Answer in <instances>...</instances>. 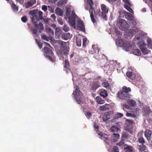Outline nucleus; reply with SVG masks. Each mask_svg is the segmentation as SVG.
I'll return each mask as SVG.
<instances>
[{
    "instance_id": "1",
    "label": "nucleus",
    "mask_w": 152,
    "mask_h": 152,
    "mask_svg": "<svg viewBox=\"0 0 152 152\" xmlns=\"http://www.w3.org/2000/svg\"><path fill=\"white\" fill-rule=\"evenodd\" d=\"M31 15V20L32 22L34 24L35 27L33 28H31V29L33 31V34H37L38 31V27L39 26L40 28L39 31V33H41V30H44V27L43 24L41 22L39 23L38 24V21H39V19L38 18V16L34 12H33L31 13H30Z\"/></svg>"
},
{
    "instance_id": "2",
    "label": "nucleus",
    "mask_w": 152,
    "mask_h": 152,
    "mask_svg": "<svg viewBox=\"0 0 152 152\" xmlns=\"http://www.w3.org/2000/svg\"><path fill=\"white\" fill-rule=\"evenodd\" d=\"M60 47V49L58 50L57 53L59 56H67L69 53V43L68 42L60 41L58 43Z\"/></svg>"
},
{
    "instance_id": "3",
    "label": "nucleus",
    "mask_w": 152,
    "mask_h": 152,
    "mask_svg": "<svg viewBox=\"0 0 152 152\" xmlns=\"http://www.w3.org/2000/svg\"><path fill=\"white\" fill-rule=\"evenodd\" d=\"M85 2L86 3L85 5V8L86 10H88V6H89L90 9L89 10V12L90 13V17L93 23H96V20L94 18V15L93 11L94 10V8L93 7L92 5H93V1L92 0H84Z\"/></svg>"
},
{
    "instance_id": "4",
    "label": "nucleus",
    "mask_w": 152,
    "mask_h": 152,
    "mask_svg": "<svg viewBox=\"0 0 152 152\" xmlns=\"http://www.w3.org/2000/svg\"><path fill=\"white\" fill-rule=\"evenodd\" d=\"M101 7L102 11H101L100 9H99L96 10L95 11H94V12L96 15L98 14L102 18L105 19L107 17L106 14L108 12L109 8L103 4H101Z\"/></svg>"
},
{
    "instance_id": "5",
    "label": "nucleus",
    "mask_w": 152,
    "mask_h": 152,
    "mask_svg": "<svg viewBox=\"0 0 152 152\" xmlns=\"http://www.w3.org/2000/svg\"><path fill=\"white\" fill-rule=\"evenodd\" d=\"M43 50L44 52V55L45 57L47 58L51 62H55L53 53L52 50L46 47H44Z\"/></svg>"
},
{
    "instance_id": "6",
    "label": "nucleus",
    "mask_w": 152,
    "mask_h": 152,
    "mask_svg": "<svg viewBox=\"0 0 152 152\" xmlns=\"http://www.w3.org/2000/svg\"><path fill=\"white\" fill-rule=\"evenodd\" d=\"M117 25L121 31L127 30L129 27L126 21L122 19H119L117 20Z\"/></svg>"
},
{
    "instance_id": "7",
    "label": "nucleus",
    "mask_w": 152,
    "mask_h": 152,
    "mask_svg": "<svg viewBox=\"0 0 152 152\" xmlns=\"http://www.w3.org/2000/svg\"><path fill=\"white\" fill-rule=\"evenodd\" d=\"M72 94L74 95L77 102L78 104H80L81 102L80 98L82 93L79 90L78 86H75V90L73 91Z\"/></svg>"
},
{
    "instance_id": "8",
    "label": "nucleus",
    "mask_w": 152,
    "mask_h": 152,
    "mask_svg": "<svg viewBox=\"0 0 152 152\" xmlns=\"http://www.w3.org/2000/svg\"><path fill=\"white\" fill-rule=\"evenodd\" d=\"M138 45L139 46L143 54L145 55L148 53V51L145 48L146 44L144 41H139L138 43Z\"/></svg>"
},
{
    "instance_id": "9",
    "label": "nucleus",
    "mask_w": 152,
    "mask_h": 152,
    "mask_svg": "<svg viewBox=\"0 0 152 152\" xmlns=\"http://www.w3.org/2000/svg\"><path fill=\"white\" fill-rule=\"evenodd\" d=\"M122 91H120L118 93V96L120 99L127 100L130 98L132 95L123 93Z\"/></svg>"
},
{
    "instance_id": "10",
    "label": "nucleus",
    "mask_w": 152,
    "mask_h": 152,
    "mask_svg": "<svg viewBox=\"0 0 152 152\" xmlns=\"http://www.w3.org/2000/svg\"><path fill=\"white\" fill-rule=\"evenodd\" d=\"M101 83L99 81L93 82L91 86V89L94 91L95 92L96 90L101 87Z\"/></svg>"
},
{
    "instance_id": "11",
    "label": "nucleus",
    "mask_w": 152,
    "mask_h": 152,
    "mask_svg": "<svg viewBox=\"0 0 152 152\" xmlns=\"http://www.w3.org/2000/svg\"><path fill=\"white\" fill-rule=\"evenodd\" d=\"M131 21V22L130 23V25L131 28H133L136 29H132V31H130L136 33L138 31V29L137 28H136V25L137 24V22L136 21L134 20Z\"/></svg>"
},
{
    "instance_id": "12",
    "label": "nucleus",
    "mask_w": 152,
    "mask_h": 152,
    "mask_svg": "<svg viewBox=\"0 0 152 152\" xmlns=\"http://www.w3.org/2000/svg\"><path fill=\"white\" fill-rule=\"evenodd\" d=\"M119 43H120V46H123L124 48L128 49L130 46V43L129 41H122V40H119Z\"/></svg>"
},
{
    "instance_id": "13",
    "label": "nucleus",
    "mask_w": 152,
    "mask_h": 152,
    "mask_svg": "<svg viewBox=\"0 0 152 152\" xmlns=\"http://www.w3.org/2000/svg\"><path fill=\"white\" fill-rule=\"evenodd\" d=\"M125 130L129 132L131 134H133L135 131L132 125L126 126L125 127Z\"/></svg>"
},
{
    "instance_id": "14",
    "label": "nucleus",
    "mask_w": 152,
    "mask_h": 152,
    "mask_svg": "<svg viewBox=\"0 0 152 152\" xmlns=\"http://www.w3.org/2000/svg\"><path fill=\"white\" fill-rule=\"evenodd\" d=\"M77 28L78 30L83 32H84L85 31L84 25L82 20H80L78 22Z\"/></svg>"
},
{
    "instance_id": "15",
    "label": "nucleus",
    "mask_w": 152,
    "mask_h": 152,
    "mask_svg": "<svg viewBox=\"0 0 152 152\" xmlns=\"http://www.w3.org/2000/svg\"><path fill=\"white\" fill-rule=\"evenodd\" d=\"M36 3V0H30L25 3V7L26 8H28L35 4Z\"/></svg>"
},
{
    "instance_id": "16",
    "label": "nucleus",
    "mask_w": 152,
    "mask_h": 152,
    "mask_svg": "<svg viewBox=\"0 0 152 152\" xmlns=\"http://www.w3.org/2000/svg\"><path fill=\"white\" fill-rule=\"evenodd\" d=\"M152 134V131L148 130L146 129L145 133V135L148 140H150L151 139V136Z\"/></svg>"
},
{
    "instance_id": "17",
    "label": "nucleus",
    "mask_w": 152,
    "mask_h": 152,
    "mask_svg": "<svg viewBox=\"0 0 152 152\" xmlns=\"http://www.w3.org/2000/svg\"><path fill=\"white\" fill-rule=\"evenodd\" d=\"M75 18L72 17H69V23L70 26L72 27H75Z\"/></svg>"
},
{
    "instance_id": "18",
    "label": "nucleus",
    "mask_w": 152,
    "mask_h": 152,
    "mask_svg": "<svg viewBox=\"0 0 152 152\" xmlns=\"http://www.w3.org/2000/svg\"><path fill=\"white\" fill-rule=\"evenodd\" d=\"M99 95L100 96L104 98L107 97L108 94L107 91L103 89H102L99 90Z\"/></svg>"
},
{
    "instance_id": "19",
    "label": "nucleus",
    "mask_w": 152,
    "mask_h": 152,
    "mask_svg": "<svg viewBox=\"0 0 152 152\" xmlns=\"http://www.w3.org/2000/svg\"><path fill=\"white\" fill-rule=\"evenodd\" d=\"M142 134V133L141 132H139L138 133V136L139 137L138 138V140L140 143L142 144H144L145 143V142L143 137L142 136H141Z\"/></svg>"
},
{
    "instance_id": "20",
    "label": "nucleus",
    "mask_w": 152,
    "mask_h": 152,
    "mask_svg": "<svg viewBox=\"0 0 152 152\" xmlns=\"http://www.w3.org/2000/svg\"><path fill=\"white\" fill-rule=\"evenodd\" d=\"M110 118V113L109 112L105 113L103 115L102 118L104 121H106Z\"/></svg>"
},
{
    "instance_id": "21",
    "label": "nucleus",
    "mask_w": 152,
    "mask_h": 152,
    "mask_svg": "<svg viewBox=\"0 0 152 152\" xmlns=\"http://www.w3.org/2000/svg\"><path fill=\"white\" fill-rule=\"evenodd\" d=\"M109 106L110 105L109 104H105L104 105L100 106L99 107V110H100L102 111L108 110Z\"/></svg>"
},
{
    "instance_id": "22",
    "label": "nucleus",
    "mask_w": 152,
    "mask_h": 152,
    "mask_svg": "<svg viewBox=\"0 0 152 152\" xmlns=\"http://www.w3.org/2000/svg\"><path fill=\"white\" fill-rule=\"evenodd\" d=\"M71 37V35L69 33L62 34L61 36L62 39L64 40H67Z\"/></svg>"
},
{
    "instance_id": "23",
    "label": "nucleus",
    "mask_w": 152,
    "mask_h": 152,
    "mask_svg": "<svg viewBox=\"0 0 152 152\" xmlns=\"http://www.w3.org/2000/svg\"><path fill=\"white\" fill-rule=\"evenodd\" d=\"M127 76L131 79L133 80L135 77V75L134 73L131 72H128L126 73Z\"/></svg>"
},
{
    "instance_id": "24",
    "label": "nucleus",
    "mask_w": 152,
    "mask_h": 152,
    "mask_svg": "<svg viewBox=\"0 0 152 152\" xmlns=\"http://www.w3.org/2000/svg\"><path fill=\"white\" fill-rule=\"evenodd\" d=\"M122 91L123 93L126 94H129V93L131 91L130 88L129 87L127 88L126 86H124L122 88Z\"/></svg>"
},
{
    "instance_id": "25",
    "label": "nucleus",
    "mask_w": 152,
    "mask_h": 152,
    "mask_svg": "<svg viewBox=\"0 0 152 152\" xmlns=\"http://www.w3.org/2000/svg\"><path fill=\"white\" fill-rule=\"evenodd\" d=\"M120 137L119 135L118 134L113 133L112 135V137L113 138L112 139V141L113 142H116L117 139L119 138Z\"/></svg>"
},
{
    "instance_id": "26",
    "label": "nucleus",
    "mask_w": 152,
    "mask_h": 152,
    "mask_svg": "<svg viewBox=\"0 0 152 152\" xmlns=\"http://www.w3.org/2000/svg\"><path fill=\"white\" fill-rule=\"evenodd\" d=\"M133 148L132 146L127 145L124 148V149L126 152H133Z\"/></svg>"
},
{
    "instance_id": "27",
    "label": "nucleus",
    "mask_w": 152,
    "mask_h": 152,
    "mask_svg": "<svg viewBox=\"0 0 152 152\" xmlns=\"http://www.w3.org/2000/svg\"><path fill=\"white\" fill-rule=\"evenodd\" d=\"M128 103L132 107H134L136 105L135 101L132 99H129L127 101Z\"/></svg>"
},
{
    "instance_id": "28",
    "label": "nucleus",
    "mask_w": 152,
    "mask_h": 152,
    "mask_svg": "<svg viewBox=\"0 0 152 152\" xmlns=\"http://www.w3.org/2000/svg\"><path fill=\"white\" fill-rule=\"evenodd\" d=\"M96 100L97 102L99 104H103L105 102L104 100L102 99L100 97L98 96L96 97Z\"/></svg>"
},
{
    "instance_id": "29",
    "label": "nucleus",
    "mask_w": 152,
    "mask_h": 152,
    "mask_svg": "<svg viewBox=\"0 0 152 152\" xmlns=\"http://www.w3.org/2000/svg\"><path fill=\"white\" fill-rule=\"evenodd\" d=\"M125 17L126 19L130 21L133 20L134 19L133 15L129 13H128L127 15H126Z\"/></svg>"
},
{
    "instance_id": "30",
    "label": "nucleus",
    "mask_w": 152,
    "mask_h": 152,
    "mask_svg": "<svg viewBox=\"0 0 152 152\" xmlns=\"http://www.w3.org/2000/svg\"><path fill=\"white\" fill-rule=\"evenodd\" d=\"M56 12L57 14L60 16L63 15V12L62 10L59 7H57L56 10Z\"/></svg>"
},
{
    "instance_id": "31",
    "label": "nucleus",
    "mask_w": 152,
    "mask_h": 152,
    "mask_svg": "<svg viewBox=\"0 0 152 152\" xmlns=\"http://www.w3.org/2000/svg\"><path fill=\"white\" fill-rule=\"evenodd\" d=\"M133 53L135 55L140 56L141 55V53L138 49H136L133 50Z\"/></svg>"
},
{
    "instance_id": "32",
    "label": "nucleus",
    "mask_w": 152,
    "mask_h": 152,
    "mask_svg": "<svg viewBox=\"0 0 152 152\" xmlns=\"http://www.w3.org/2000/svg\"><path fill=\"white\" fill-rule=\"evenodd\" d=\"M11 7L14 12H16L18 11V6L16 5L14 3H13L12 4Z\"/></svg>"
},
{
    "instance_id": "33",
    "label": "nucleus",
    "mask_w": 152,
    "mask_h": 152,
    "mask_svg": "<svg viewBox=\"0 0 152 152\" xmlns=\"http://www.w3.org/2000/svg\"><path fill=\"white\" fill-rule=\"evenodd\" d=\"M92 48L94 50L96 53L99 54V49L98 48L97 45H92Z\"/></svg>"
},
{
    "instance_id": "34",
    "label": "nucleus",
    "mask_w": 152,
    "mask_h": 152,
    "mask_svg": "<svg viewBox=\"0 0 152 152\" xmlns=\"http://www.w3.org/2000/svg\"><path fill=\"white\" fill-rule=\"evenodd\" d=\"M119 129L116 126H113L110 128V131L112 132H117Z\"/></svg>"
},
{
    "instance_id": "35",
    "label": "nucleus",
    "mask_w": 152,
    "mask_h": 152,
    "mask_svg": "<svg viewBox=\"0 0 152 152\" xmlns=\"http://www.w3.org/2000/svg\"><path fill=\"white\" fill-rule=\"evenodd\" d=\"M34 12L37 15H38L37 14V13H36L35 11H30V12H29V13L30 14V13H32V12ZM43 13L41 11H39V12H38V15H39V17L38 18H38L39 19V21L40 20H42V19L43 18V17L42 16V14ZM38 16V15H37Z\"/></svg>"
},
{
    "instance_id": "36",
    "label": "nucleus",
    "mask_w": 152,
    "mask_h": 152,
    "mask_svg": "<svg viewBox=\"0 0 152 152\" xmlns=\"http://www.w3.org/2000/svg\"><path fill=\"white\" fill-rule=\"evenodd\" d=\"M98 134L99 135H100L101 136V137L105 139V140H104V141L105 142V143L108 144H109V143L108 140H107L108 139V136L107 135H106V134L104 135L103 134L102 135H101V134Z\"/></svg>"
},
{
    "instance_id": "37",
    "label": "nucleus",
    "mask_w": 152,
    "mask_h": 152,
    "mask_svg": "<svg viewBox=\"0 0 152 152\" xmlns=\"http://www.w3.org/2000/svg\"><path fill=\"white\" fill-rule=\"evenodd\" d=\"M69 64L68 61L66 60H65L64 66V68L67 70H69Z\"/></svg>"
},
{
    "instance_id": "38",
    "label": "nucleus",
    "mask_w": 152,
    "mask_h": 152,
    "mask_svg": "<svg viewBox=\"0 0 152 152\" xmlns=\"http://www.w3.org/2000/svg\"><path fill=\"white\" fill-rule=\"evenodd\" d=\"M133 123V121L132 120L127 119H126V122L125 123V124L126 126L132 125Z\"/></svg>"
},
{
    "instance_id": "39",
    "label": "nucleus",
    "mask_w": 152,
    "mask_h": 152,
    "mask_svg": "<svg viewBox=\"0 0 152 152\" xmlns=\"http://www.w3.org/2000/svg\"><path fill=\"white\" fill-rule=\"evenodd\" d=\"M147 42L148 47L151 49L152 48V40L150 38H148L147 39Z\"/></svg>"
},
{
    "instance_id": "40",
    "label": "nucleus",
    "mask_w": 152,
    "mask_h": 152,
    "mask_svg": "<svg viewBox=\"0 0 152 152\" xmlns=\"http://www.w3.org/2000/svg\"><path fill=\"white\" fill-rule=\"evenodd\" d=\"M124 140L121 139V140L119 143H118L117 145L121 147H123L127 145L125 143Z\"/></svg>"
},
{
    "instance_id": "41",
    "label": "nucleus",
    "mask_w": 152,
    "mask_h": 152,
    "mask_svg": "<svg viewBox=\"0 0 152 152\" xmlns=\"http://www.w3.org/2000/svg\"><path fill=\"white\" fill-rule=\"evenodd\" d=\"M123 116V114L121 113H118L116 114L114 116V118L117 119L118 118H121Z\"/></svg>"
},
{
    "instance_id": "42",
    "label": "nucleus",
    "mask_w": 152,
    "mask_h": 152,
    "mask_svg": "<svg viewBox=\"0 0 152 152\" xmlns=\"http://www.w3.org/2000/svg\"><path fill=\"white\" fill-rule=\"evenodd\" d=\"M138 148L139 150L140 151H144L146 149V146L144 145L143 144H142V145H139Z\"/></svg>"
},
{
    "instance_id": "43",
    "label": "nucleus",
    "mask_w": 152,
    "mask_h": 152,
    "mask_svg": "<svg viewBox=\"0 0 152 152\" xmlns=\"http://www.w3.org/2000/svg\"><path fill=\"white\" fill-rule=\"evenodd\" d=\"M102 86L106 88H109L110 86L109 83L107 82H103L102 84Z\"/></svg>"
},
{
    "instance_id": "44",
    "label": "nucleus",
    "mask_w": 152,
    "mask_h": 152,
    "mask_svg": "<svg viewBox=\"0 0 152 152\" xmlns=\"http://www.w3.org/2000/svg\"><path fill=\"white\" fill-rule=\"evenodd\" d=\"M76 44L78 46L80 47L81 45V39L80 38L76 39Z\"/></svg>"
},
{
    "instance_id": "45",
    "label": "nucleus",
    "mask_w": 152,
    "mask_h": 152,
    "mask_svg": "<svg viewBox=\"0 0 152 152\" xmlns=\"http://www.w3.org/2000/svg\"><path fill=\"white\" fill-rule=\"evenodd\" d=\"M71 12V8L69 7H68L67 8L66 10V16H69L70 12Z\"/></svg>"
},
{
    "instance_id": "46",
    "label": "nucleus",
    "mask_w": 152,
    "mask_h": 152,
    "mask_svg": "<svg viewBox=\"0 0 152 152\" xmlns=\"http://www.w3.org/2000/svg\"><path fill=\"white\" fill-rule=\"evenodd\" d=\"M128 137V135L124 132L122 134L121 139L124 140V139H127Z\"/></svg>"
},
{
    "instance_id": "47",
    "label": "nucleus",
    "mask_w": 152,
    "mask_h": 152,
    "mask_svg": "<svg viewBox=\"0 0 152 152\" xmlns=\"http://www.w3.org/2000/svg\"><path fill=\"white\" fill-rule=\"evenodd\" d=\"M124 7L127 10H128L131 13H132L133 12V10L128 5H125Z\"/></svg>"
},
{
    "instance_id": "48",
    "label": "nucleus",
    "mask_w": 152,
    "mask_h": 152,
    "mask_svg": "<svg viewBox=\"0 0 152 152\" xmlns=\"http://www.w3.org/2000/svg\"><path fill=\"white\" fill-rule=\"evenodd\" d=\"M85 114L88 118H89L92 116L91 113L89 112L86 111Z\"/></svg>"
},
{
    "instance_id": "49",
    "label": "nucleus",
    "mask_w": 152,
    "mask_h": 152,
    "mask_svg": "<svg viewBox=\"0 0 152 152\" xmlns=\"http://www.w3.org/2000/svg\"><path fill=\"white\" fill-rule=\"evenodd\" d=\"M113 152H119V150L118 147L116 146L113 147Z\"/></svg>"
},
{
    "instance_id": "50",
    "label": "nucleus",
    "mask_w": 152,
    "mask_h": 152,
    "mask_svg": "<svg viewBox=\"0 0 152 152\" xmlns=\"http://www.w3.org/2000/svg\"><path fill=\"white\" fill-rule=\"evenodd\" d=\"M36 41L39 48L41 49L42 48V43L41 42H40L39 41L37 40V39H36Z\"/></svg>"
},
{
    "instance_id": "51",
    "label": "nucleus",
    "mask_w": 152,
    "mask_h": 152,
    "mask_svg": "<svg viewBox=\"0 0 152 152\" xmlns=\"http://www.w3.org/2000/svg\"><path fill=\"white\" fill-rule=\"evenodd\" d=\"M87 43V39L86 38H84L83 40V45H82L83 47V48H85L86 47Z\"/></svg>"
},
{
    "instance_id": "52",
    "label": "nucleus",
    "mask_w": 152,
    "mask_h": 152,
    "mask_svg": "<svg viewBox=\"0 0 152 152\" xmlns=\"http://www.w3.org/2000/svg\"><path fill=\"white\" fill-rule=\"evenodd\" d=\"M47 31L51 35H53L54 34V32L50 28H47Z\"/></svg>"
},
{
    "instance_id": "53",
    "label": "nucleus",
    "mask_w": 152,
    "mask_h": 152,
    "mask_svg": "<svg viewBox=\"0 0 152 152\" xmlns=\"http://www.w3.org/2000/svg\"><path fill=\"white\" fill-rule=\"evenodd\" d=\"M63 30L65 31H68L69 30V28L67 25H64L63 26Z\"/></svg>"
},
{
    "instance_id": "54",
    "label": "nucleus",
    "mask_w": 152,
    "mask_h": 152,
    "mask_svg": "<svg viewBox=\"0 0 152 152\" xmlns=\"http://www.w3.org/2000/svg\"><path fill=\"white\" fill-rule=\"evenodd\" d=\"M21 20L24 23H26L28 20V19L26 16H24L21 18Z\"/></svg>"
},
{
    "instance_id": "55",
    "label": "nucleus",
    "mask_w": 152,
    "mask_h": 152,
    "mask_svg": "<svg viewBox=\"0 0 152 152\" xmlns=\"http://www.w3.org/2000/svg\"><path fill=\"white\" fill-rule=\"evenodd\" d=\"M41 38H42V39H43V40L46 41H48V37L47 36H46L44 34H43Z\"/></svg>"
},
{
    "instance_id": "56",
    "label": "nucleus",
    "mask_w": 152,
    "mask_h": 152,
    "mask_svg": "<svg viewBox=\"0 0 152 152\" xmlns=\"http://www.w3.org/2000/svg\"><path fill=\"white\" fill-rule=\"evenodd\" d=\"M115 32L118 35H122V33L121 32L116 28H115Z\"/></svg>"
},
{
    "instance_id": "57",
    "label": "nucleus",
    "mask_w": 152,
    "mask_h": 152,
    "mask_svg": "<svg viewBox=\"0 0 152 152\" xmlns=\"http://www.w3.org/2000/svg\"><path fill=\"white\" fill-rule=\"evenodd\" d=\"M123 107L127 109H131L130 106L125 104H124L123 105Z\"/></svg>"
},
{
    "instance_id": "58",
    "label": "nucleus",
    "mask_w": 152,
    "mask_h": 152,
    "mask_svg": "<svg viewBox=\"0 0 152 152\" xmlns=\"http://www.w3.org/2000/svg\"><path fill=\"white\" fill-rule=\"evenodd\" d=\"M124 2H125V3L128 4L130 6H132V4L129 1V0H122Z\"/></svg>"
},
{
    "instance_id": "59",
    "label": "nucleus",
    "mask_w": 152,
    "mask_h": 152,
    "mask_svg": "<svg viewBox=\"0 0 152 152\" xmlns=\"http://www.w3.org/2000/svg\"><path fill=\"white\" fill-rule=\"evenodd\" d=\"M43 20V22H44V23L46 24H48V21L49 19L48 18H43L42 19V20Z\"/></svg>"
},
{
    "instance_id": "60",
    "label": "nucleus",
    "mask_w": 152,
    "mask_h": 152,
    "mask_svg": "<svg viewBox=\"0 0 152 152\" xmlns=\"http://www.w3.org/2000/svg\"><path fill=\"white\" fill-rule=\"evenodd\" d=\"M42 9L44 11H46L47 10V6L45 5H43L42 6Z\"/></svg>"
},
{
    "instance_id": "61",
    "label": "nucleus",
    "mask_w": 152,
    "mask_h": 152,
    "mask_svg": "<svg viewBox=\"0 0 152 152\" xmlns=\"http://www.w3.org/2000/svg\"><path fill=\"white\" fill-rule=\"evenodd\" d=\"M71 17H74L75 18H76L77 16V15L75 14V13L74 11H72V14L71 15Z\"/></svg>"
},
{
    "instance_id": "62",
    "label": "nucleus",
    "mask_w": 152,
    "mask_h": 152,
    "mask_svg": "<svg viewBox=\"0 0 152 152\" xmlns=\"http://www.w3.org/2000/svg\"><path fill=\"white\" fill-rule=\"evenodd\" d=\"M58 21L60 24L61 25H63V24L64 23L61 19H59Z\"/></svg>"
},
{
    "instance_id": "63",
    "label": "nucleus",
    "mask_w": 152,
    "mask_h": 152,
    "mask_svg": "<svg viewBox=\"0 0 152 152\" xmlns=\"http://www.w3.org/2000/svg\"><path fill=\"white\" fill-rule=\"evenodd\" d=\"M94 127L96 129H95V130L96 131H97L98 130V125H97L96 124H94Z\"/></svg>"
},
{
    "instance_id": "64",
    "label": "nucleus",
    "mask_w": 152,
    "mask_h": 152,
    "mask_svg": "<svg viewBox=\"0 0 152 152\" xmlns=\"http://www.w3.org/2000/svg\"><path fill=\"white\" fill-rule=\"evenodd\" d=\"M51 17L53 20H55L56 17L54 14H52L51 16Z\"/></svg>"
}]
</instances>
